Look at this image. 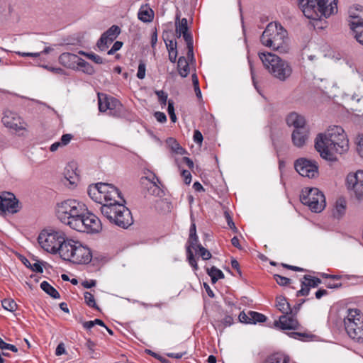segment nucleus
I'll use <instances>...</instances> for the list:
<instances>
[{
	"label": "nucleus",
	"instance_id": "54",
	"mask_svg": "<svg viewBox=\"0 0 363 363\" xmlns=\"http://www.w3.org/2000/svg\"><path fill=\"white\" fill-rule=\"evenodd\" d=\"M274 277L277 283L280 286H286L290 283V279L287 277L279 274H274Z\"/></svg>",
	"mask_w": 363,
	"mask_h": 363
},
{
	"label": "nucleus",
	"instance_id": "19",
	"mask_svg": "<svg viewBox=\"0 0 363 363\" xmlns=\"http://www.w3.org/2000/svg\"><path fill=\"white\" fill-rule=\"evenodd\" d=\"M290 314H284L280 316L279 320L274 322V325L281 330H297L299 324L296 318Z\"/></svg>",
	"mask_w": 363,
	"mask_h": 363
},
{
	"label": "nucleus",
	"instance_id": "63",
	"mask_svg": "<svg viewBox=\"0 0 363 363\" xmlns=\"http://www.w3.org/2000/svg\"><path fill=\"white\" fill-rule=\"evenodd\" d=\"M73 136L71 134H65L63 135L60 138V144H62L63 146L67 145L69 143L71 140L72 139Z\"/></svg>",
	"mask_w": 363,
	"mask_h": 363
},
{
	"label": "nucleus",
	"instance_id": "62",
	"mask_svg": "<svg viewBox=\"0 0 363 363\" xmlns=\"http://www.w3.org/2000/svg\"><path fill=\"white\" fill-rule=\"evenodd\" d=\"M225 217L230 228L236 232L237 228L235 227V225L228 212H225Z\"/></svg>",
	"mask_w": 363,
	"mask_h": 363
},
{
	"label": "nucleus",
	"instance_id": "40",
	"mask_svg": "<svg viewBox=\"0 0 363 363\" xmlns=\"http://www.w3.org/2000/svg\"><path fill=\"white\" fill-rule=\"evenodd\" d=\"M21 261L26 267L30 269L33 272H39V273H42L43 272L41 264L38 262H35V263L31 264L30 262V261L25 257H23L21 259Z\"/></svg>",
	"mask_w": 363,
	"mask_h": 363
},
{
	"label": "nucleus",
	"instance_id": "33",
	"mask_svg": "<svg viewBox=\"0 0 363 363\" xmlns=\"http://www.w3.org/2000/svg\"><path fill=\"white\" fill-rule=\"evenodd\" d=\"M165 43L169 52V59L172 62L174 63L177 57V42L170 40L165 41Z\"/></svg>",
	"mask_w": 363,
	"mask_h": 363
},
{
	"label": "nucleus",
	"instance_id": "31",
	"mask_svg": "<svg viewBox=\"0 0 363 363\" xmlns=\"http://www.w3.org/2000/svg\"><path fill=\"white\" fill-rule=\"evenodd\" d=\"M177 69L182 77H186L189 73V65L184 57H180L177 62Z\"/></svg>",
	"mask_w": 363,
	"mask_h": 363
},
{
	"label": "nucleus",
	"instance_id": "61",
	"mask_svg": "<svg viewBox=\"0 0 363 363\" xmlns=\"http://www.w3.org/2000/svg\"><path fill=\"white\" fill-rule=\"evenodd\" d=\"M311 46L310 45L308 48H307L306 49L304 50V52H303V55L307 57V59L310 61H313L315 60H316L318 58V55H315V54H311L310 52V50H311Z\"/></svg>",
	"mask_w": 363,
	"mask_h": 363
},
{
	"label": "nucleus",
	"instance_id": "35",
	"mask_svg": "<svg viewBox=\"0 0 363 363\" xmlns=\"http://www.w3.org/2000/svg\"><path fill=\"white\" fill-rule=\"evenodd\" d=\"M40 288L53 298L57 299L60 298L58 291L52 287L48 281H43L40 284Z\"/></svg>",
	"mask_w": 363,
	"mask_h": 363
},
{
	"label": "nucleus",
	"instance_id": "46",
	"mask_svg": "<svg viewBox=\"0 0 363 363\" xmlns=\"http://www.w3.org/2000/svg\"><path fill=\"white\" fill-rule=\"evenodd\" d=\"M85 303L91 308H98L96 303L95 302V299L94 295L90 292H85L84 294Z\"/></svg>",
	"mask_w": 363,
	"mask_h": 363
},
{
	"label": "nucleus",
	"instance_id": "60",
	"mask_svg": "<svg viewBox=\"0 0 363 363\" xmlns=\"http://www.w3.org/2000/svg\"><path fill=\"white\" fill-rule=\"evenodd\" d=\"M123 46V43L116 41L113 45L112 48L108 51V55H113L116 51L119 50Z\"/></svg>",
	"mask_w": 363,
	"mask_h": 363
},
{
	"label": "nucleus",
	"instance_id": "9",
	"mask_svg": "<svg viewBox=\"0 0 363 363\" xmlns=\"http://www.w3.org/2000/svg\"><path fill=\"white\" fill-rule=\"evenodd\" d=\"M348 336L354 342L363 344V313L357 308H349L344 318Z\"/></svg>",
	"mask_w": 363,
	"mask_h": 363
},
{
	"label": "nucleus",
	"instance_id": "29",
	"mask_svg": "<svg viewBox=\"0 0 363 363\" xmlns=\"http://www.w3.org/2000/svg\"><path fill=\"white\" fill-rule=\"evenodd\" d=\"M276 307L283 314H291L290 304L284 296H279L276 298Z\"/></svg>",
	"mask_w": 363,
	"mask_h": 363
},
{
	"label": "nucleus",
	"instance_id": "58",
	"mask_svg": "<svg viewBox=\"0 0 363 363\" xmlns=\"http://www.w3.org/2000/svg\"><path fill=\"white\" fill-rule=\"evenodd\" d=\"M199 239L197 236H192L189 238L188 242L189 243V245L188 247H190V250L194 249L195 250H198L197 245H199L198 243Z\"/></svg>",
	"mask_w": 363,
	"mask_h": 363
},
{
	"label": "nucleus",
	"instance_id": "2",
	"mask_svg": "<svg viewBox=\"0 0 363 363\" xmlns=\"http://www.w3.org/2000/svg\"><path fill=\"white\" fill-rule=\"evenodd\" d=\"M260 42L264 47L281 54L288 53L291 49L288 33L277 22H271L267 26L260 36Z\"/></svg>",
	"mask_w": 363,
	"mask_h": 363
},
{
	"label": "nucleus",
	"instance_id": "21",
	"mask_svg": "<svg viewBox=\"0 0 363 363\" xmlns=\"http://www.w3.org/2000/svg\"><path fill=\"white\" fill-rule=\"evenodd\" d=\"M309 133L308 128L294 129L291 134L293 144L297 147H303L308 140Z\"/></svg>",
	"mask_w": 363,
	"mask_h": 363
},
{
	"label": "nucleus",
	"instance_id": "13",
	"mask_svg": "<svg viewBox=\"0 0 363 363\" xmlns=\"http://www.w3.org/2000/svg\"><path fill=\"white\" fill-rule=\"evenodd\" d=\"M294 167L302 177L313 179L318 176V164L315 160L299 158L296 160Z\"/></svg>",
	"mask_w": 363,
	"mask_h": 363
},
{
	"label": "nucleus",
	"instance_id": "28",
	"mask_svg": "<svg viewBox=\"0 0 363 363\" xmlns=\"http://www.w3.org/2000/svg\"><path fill=\"white\" fill-rule=\"evenodd\" d=\"M138 16L143 22H151L154 18V11L147 5H144L140 7Z\"/></svg>",
	"mask_w": 363,
	"mask_h": 363
},
{
	"label": "nucleus",
	"instance_id": "43",
	"mask_svg": "<svg viewBox=\"0 0 363 363\" xmlns=\"http://www.w3.org/2000/svg\"><path fill=\"white\" fill-rule=\"evenodd\" d=\"M52 50V48L50 47L45 48L40 52H16V54L21 57H39L41 54H48Z\"/></svg>",
	"mask_w": 363,
	"mask_h": 363
},
{
	"label": "nucleus",
	"instance_id": "24",
	"mask_svg": "<svg viewBox=\"0 0 363 363\" xmlns=\"http://www.w3.org/2000/svg\"><path fill=\"white\" fill-rule=\"evenodd\" d=\"M176 34L177 37H181V35H183L184 39L185 41L189 40V38H192L191 35L188 33V26H187V20L185 18H183L180 20V15L179 13H177L176 16Z\"/></svg>",
	"mask_w": 363,
	"mask_h": 363
},
{
	"label": "nucleus",
	"instance_id": "27",
	"mask_svg": "<svg viewBox=\"0 0 363 363\" xmlns=\"http://www.w3.org/2000/svg\"><path fill=\"white\" fill-rule=\"evenodd\" d=\"M347 208V201L343 198H339L335 203L333 210V215L337 218H342Z\"/></svg>",
	"mask_w": 363,
	"mask_h": 363
},
{
	"label": "nucleus",
	"instance_id": "36",
	"mask_svg": "<svg viewBox=\"0 0 363 363\" xmlns=\"http://www.w3.org/2000/svg\"><path fill=\"white\" fill-rule=\"evenodd\" d=\"M207 272L211 277L213 283H216L218 279L224 278V274L222 271L216 267H212L211 269H208Z\"/></svg>",
	"mask_w": 363,
	"mask_h": 363
},
{
	"label": "nucleus",
	"instance_id": "39",
	"mask_svg": "<svg viewBox=\"0 0 363 363\" xmlns=\"http://www.w3.org/2000/svg\"><path fill=\"white\" fill-rule=\"evenodd\" d=\"M350 99L357 104L363 101V85L358 86L350 94Z\"/></svg>",
	"mask_w": 363,
	"mask_h": 363
},
{
	"label": "nucleus",
	"instance_id": "52",
	"mask_svg": "<svg viewBox=\"0 0 363 363\" xmlns=\"http://www.w3.org/2000/svg\"><path fill=\"white\" fill-rule=\"evenodd\" d=\"M168 113L169 115L170 119L173 123L177 121V116L174 113V103L172 100H169L168 101Z\"/></svg>",
	"mask_w": 363,
	"mask_h": 363
},
{
	"label": "nucleus",
	"instance_id": "57",
	"mask_svg": "<svg viewBox=\"0 0 363 363\" xmlns=\"http://www.w3.org/2000/svg\"><path fill=\"white\" fill-rule=\"evenodd\" d=\"M239 320L243 323L251 324L250 311L247 313L241 312L238 316Z\"/></svg>",
	"mask_w": 363,
	"mask_h": 363
},
{
	"label": "nucleus",
	"instance_id": "44",
	"mask_svg": "<svg viewBox=\"0 0 363 363\" xmlns=\"http://www.w3.org/2000/svg\"><path fill=\"white\" fill-rule=\"evenodd\" d=\"M358 155L363 158V134H358L354 140Z\"/></svg>",
	"mask_w": 363,
	"mask_h": 363
},
{
	"label": "nucleus",
	"instance_id": "55",
	"mask_svg": "<svg viewBox=\"0 0 363 363\" xmlns=\"http://www.w3.org/2000/svg\"><path fill=\"white\" fill-rule=\"evenodd\" d=\"M0 348L2 350H9L13 352H18V349L15 345L5 342L1 337H0Z\"/></svg>",
	"mask_w": 363,
	"mask_h": 363
},
{
	"label": "nucleus",
	"instance_id": "23",
	"mask_svg": "<svg viewBox=\"0 0 363 363\" xmlns=\"http://www.w3.org/2000/svg\"><path fill=\"white\" fill-rule=\"evenodd\" d=\"M80 57L77 55L64 52L59 56L58 61L62 66L72 69H76Z\"/></svg>",
	"mask_w": 363,
	"mask_h": 363
},
{
	"label": "nucleus",
	"instance_id": "18",
	"mask_svg": "<svg viewBox=\"0 0 363 363\" xmlns=\"http://www.w3.org/2000/svg\"><path fill=\"white\" fill-rule=\"evenodd\" d=\"M301 281V288L297 291V296H308L311 288H315L321 284V280L311 275H304Z\"/></svg>",
	"mask_w": 363,
	"mask_h": 363
},
{
	"label": "nucleus",
	"instance_id": "17",
	"mask_svg": "<svg viewBox=\"0 0 363 363\" xmlns=\"http://www.w3.org/2000/svg\"><path fill=\"white\" fill-rule=\"evenodd\" d=\"M102 190L104 191L102 205L124 201L121 196V193L118 189L113 185L104 183Z\"/></svg>",
	"mask_w": 363,
	"mask_h": 363
},
{
	"label": "nucleus",
	"instance_id": "11",
	"mask_svg": "<svg viewBox=\"0 0 363 363\" xmlns=\"http://www.w3.org/2000/svg\"><path fill=\"white\" fill-rule=\"evenodd\" d=\"M72 228L79 232L88 233H99L102 229L100 219L91 213H82L77 223H74Z\"/></svg>",
	"mask_w": 363,
	"mask_h": 363
},
{
	"label": "nucleus",
	"instance_id": "26",
	"mask_svg": "<svg viewBox=\"0 0 363 363\" xmlns=\"http://www.w3.org/2000/svg\"><path fill=\"white\" fill-rule=\"evenodd\" d=\"M104 183H98L94 185H91L88 189V194L89 197L96 203H103L104 191L102 190V186Z\"/></svg>",
	"mask_w": 363,
	"mask_h": 363
},
{
	"label": "nucleus",
	"instance_id": "38",
	"mask_svg": "<svg viewBox=\"0 0 363 363\" xmlns=\"http://www.w3.org/2000/svg\"><path fill=\"white\" fill-rule=\"evenodd\" d=\"M99 100V109L101 112H105L108 110V105H110L109 98L105 94H98Z\"/></svg>",
	"mask_w": 363,
	"mask_h": 363
},
{
	"label": "nucleus",
	"instance_id": "4",
	"mask_svg": "<svg viewBox=\"0 0 363 363\" xmlns=\"http://www.w3.org/2000/svg\"><path fill=\"white\" fill-rule=\"evenodd\" d=\"M259 58L264 68L275 79L286 81L292 74V67L289 62L269 52H260Z\"/></svg>",
	"mask_w": 363,
	"mask_h": 363
},
{
	"label": "nucleus",
	"instance_id": "12",
	"mask_svg": "<svg viewBox=\"0 0 363 363\" xmlns=\"http://www.w3.org/2000/svg\"><path fill=\"white\" fill-rule=\"evenodd\" d=\"M345 184L357 199L363 200V170L350 172L346 177Z\"/></svg>",
	"mask_w": 363,
	"mask_h": 363
},
{
	"label": "nucleus",
	"instance_id": "7",
	"mask_svg": "<svg viewBox=\"0 0 363 363\" xmlns=\"http://www.w3.org/2000/svg\"><path fill=\"white\" fill-rule=\"evenodd\" d=\"M100 210L104 217L119 227L127 228L133 223L130 211L121 201L104 204Z\"/></svg>",
	"mask_w": 363,
	"mask_h": 363
},
{
	"label": "nucleus",
	"instance_id": "3",
	"mask_svg": "<svg viewBox=\"0 0 363 363\" xmlns=\"http://www.w3.org/2000/svg\"><path fill=\"white\" fill-rule=\"evenodd\" d=\"M304 16L312 21L327 18L337 11V0H298Z\"/></svg>",
	"mask_w": 363,
	"mask_h": 363
},
{
	"label": "nucleus",
	"instance_id": "53",
	"mask_svg": "<svg viewBox=\"0 0 363 363\" xmlns=\"http://www.w3.org/2000/svg\"><path fill=\"white\" fill-rule=\"evenodd\" d=\"M145 72H146V65L145 64L140 61L138 65V72H137V77L140 79H143L145 77Z\"/></svg>",
	"mask_w": 363,
	"mask_h": 363
},
{
	"label": "nucleus",
	"instance_id": "5",
	"mask_svg": "<svg viewBox=\"0 0 363 363\" xmlns=\"http://www.w3.org/2000/svg\"><path fill=\"white\" fill-rule=\"evenodd\" d=\"M87 211L84 203L76 199H67L57 204L55 213L57 218L72 229L78 219Z\"/></svg>",
	"mask_w": 363,
	"mask_h": 363
},
{
	"label": "nucleus",
	"instance_id": "30",
	"mask_svg": "<svg viewBox=\"0 0 363 363\" xmlns=\"http://www.w3.org/2000/svg\"><path fill=\"white\" fill-rule=\"evenodd\" d=\"M145 178L150 182V186L148 187V191L152 195L160 196L162 191L160 186L157 185L159 179L154 174H151V175L147 176Z\"/></svg>",
	"mask_w": 363,
	"mask_h": 363
},
{
	"label": "nucleus",
	"instance_id": "37",
	"mask_svg": "<svg viewBox=\"0 0 363 363\" xmlns=\"http://www.w3.org/2000/svg\"><path fill=\"white\" fill-rule=\"evenodd\" d=\"M76 69L81 70V71L84 72V73H86L89 74H91L94 72L93 67L89 63H88L87 62H86L85 60H84L82 58H79L78 65H77V67Z\"/></svg>",
	"mask_w": 363,
	"mask_h": 363
},
{
	"label": "nucleus",
	"instance_id": "59",
	"mask_svg": "<svg viewBox=\"0 0 363 363\" xmlns=\"http://www.w3.org/2000/svg\"><path fill=\"white\" fill-rule=\"evenodd\" d=\"M110 105H108V110L111 111L113 109H118L121 106V103L116 99L113 97L109 98V102Z\"/></svg>",
	"mask_w": 363,
	"mask_h": 363
},
{
	"label": "nucleus",
	"instance_id": "25",
	"mask_svg": "<svg viewBox=\"0 0 363 363\" xmlns=\"http://www.w3.org/2000/svg\"><path fill=\"white\" fill-rule=\"evenodd\" d=\"M64 177L70 184H76L79 180L77 164L74 162L68 164L64 170Z\"/></svg>",
	"mask_w": 363,
	"mask_h": 363
},
{
	"label": "nucleus",
	"instance_id": "64",
	"mask_svg": "<svg viewBox=\"0 0 363 363\" xmlns=\"http://www.w3.org/2000/svg\"><path fill=\"white\" fill-rule=\"evenodd\" d=\"M194 141L199 145H201L203 142V135L198 130H194Z\"/></svg>",
	"mask_w": 363,
	"mask_h": 363
},
{
	"label": "nucleus",
	"instance_id": "34",
	"mask_svg": "<svg viewBox=\"0 0 363 363\" xmlns=\"http://www.w3.org/2000/svg\"><path fill=\"white\" fill-rule=\"evenodd\" d=\"M166 143L173 152L178 155L184 154V149L182 148V147L178 143V142L175 139L169 138L167 140Z\"/></svg>",
	"mask_w": 363,
	"mask_h": 363
},
{
	"label": "nucleus",
	"instance_id": "51",
	"mask_svg": "<svg viewBox=\"0 0 363 363\" xmlns=\"http://www.w3.org/2000/svg\"><path fill=\"white\" fill-rule=\"evenodd\" d=\"M155 94L157 96L162 106H165L167 101V94L162 90L155 91Z\"/></svg>",
	"mask_w": 363,
	"mask_h": 363
},
{
	"label": "nucleus",
	"instance_id": "56",
	"mask_svg": "<svg viewBox=\"0 0 363 363\" xmlns=\"http://www.w3.org/2000/svg\"><path fill=\"white\" fill-rule=\"evenodd\" d=\"M352 32L357 41L363 45V28L353 30Z\"/></svg>",
	"mask_w": 363,
	"mask_h": 363
},
{
	"label": "nucleus",
	"instance_id": "48",
	"mask_svg": "<svg viewBox=\"0 0 363 363\" xmlns=\"http://www.w3.org/2000/svg\"><path fill=\"white\" fill-rule=\"evenodd\" d=\"M41 67L45 69L46 70H48L53 74H60V75L65 74V71L60 67H52V66H49L47 65H43Z\"/></svg>",
	"mask_w": 363,
	"mask_h": 363
},
{
	"label": "nucleus",
	"instance_id": "20",
	"mask_svg": "<svg viewBox=\"0 0 363 363\" xmlns=\"http://www.w3.org/2000/svg\"><path fill=\"white\" fill-rule=\"evenodd\" d=\"M1 208V213H14L18 211V202L13 194L8 193L6 196H2Z\"/></svg>",
	"mask_w": 363,
	"mask_h": 363
},
{
	"label": "nucleus",
	"instance_id": "1",
	"mask_svg": "<svg viewBox=\"0 0 363 363\" xmlns=\"http://www.w3.org/2000/svg\"><path fill=\"white\" fill-rule=\"evenodd\" d=\"M349 140L341 126H330L323 133L317 135L315 148L320 157L328 161L337 160L335 154H344L349 150Z\"/></svg>",
	"mask_w": 363,
	"mask_h": 363
},
{
	"label": "nucleus",
	"instance_id": "8",
	"mask_svg": "<svg viewBox=\"0 0 363 363\" xmlns=\"http://www.w3.org/2000/svg\"><path fill=\"white\" fill-rule=\"evenodd\" d=\"M67 240L64 232L55 230H43L38 237L41 248L49 253H59L60 255Z\"/></svg>",
	"mask_w": 363,
	"mask_h": 363
},
{
	"label": "nucleus",
	"instance_id": "41",
	"mask_svg": "<svg viewBox=\"0 0 363 363\" xmlns=\"http://www.w3.org/2000/svg\"><path fill=\"white\" fill-rule=\"evenodd\" d=\"M250 315L251 324H255L257 323H263L267 320V318L264 315L257 312L250 311Z\"/></svg>",
	"mask_w": 363,
	"mask_h": 363
},
{
	"label": "nucleus",
	"instance_id": "22",
	"mask_svg": "<svg viewBox=\"0 0 363 363\" xmlns=\"http://www.w3.org/2000/svg\"><path fill=\"white\" fill-rule=\"evenodd\" d=\"M286 124L293 126L294 129H304L308 128L305 117L296 112L290 113L286 118Z\"/></svg>",
	"mask_w": 363,
	"mask_h": 363
},
{
	"label": "nucleus",
	"instance_id": "16",
	"mask_svg": "<svg viewBox=\"0 0 363 363\" xmlns=\"http://www.w3.org/2000/svg\"><path fill=\"white\" fill-rule=\"evenodd\" d=\"M120 33V28L117 26H112L100 38L97 42V46L100 50H106L109 45L117 38Z\"/></svg>",
	"mask_w": 363,
	"mask_h": 363
},
{
	"label": "nucleus",
	"instance_id": "50",
	"mask_svg": "<svg viewBox=\"0 0 363 363\" xmlns=\"http://www.w3.org/2000/svg\"><path fill=\"white\" fill-rule=\"evenodd\" d=\"M197 247L200 252V255L203 259L208 260V259H211V254L208 250H207L206 248H204L201 245H198Z\"/></svg>",
	"mask_w": 363,
	"mask_h": 363
},
{
	"label": "nucleus",
	"instance_id": "49",
	"mask_svg": "<svg viewBox=\"0 0 363 363\" xmlns=\"http://www.w3.org/2000/svg\"><path fill=\"white\" fill-rule=\"evenodd\" d=\"M191 77H192V82H193V85L194 86V91H195L196 95L199 99H201V91L199 88L198 77L196 74H193Z\"/></svg>",
	"mask_w": 363,
	"mask_h": 363
},
{
	"label": "nucleus",
	"instance_id": "6",
	"mask_svg": "<svg viewBox=\"0 0 363 363\" xmlns=\"http://www.w3.org/2000/svg\"><path fill=\"white\" fill-rule=\"evenodd\" d=\"M60 257L67 261L77 264H86L91 261L92 253L91 250L80 242L68 239L62 246Z\"/></svg>",
	"mask_w": 363,
	"mask_h": 363
},
{
	"label": "nucleus",
	"instance_id": "32",
	"mask_svg": "<svg viewBox=\"0 0 363 363\" xmlns=\"http://www.w3.org/2000/svg\"><path fill=\"white\" fill-rule=\"evenodd\" d=\"M289 357L283 353H274L269 356L265 363H289Z\"/></svg>",
	"mask_w": 363,
	"mask_h": 363
},
{
	"label": "nucleus",
	"instance_id": "45",
	"mask_svg": "<svg viewBox=\"0 0 363 363\" xmlns=\"http://www.w3.org/2000/svg\"><path fill=\"white\" fill-rule=\"evenodd\" d=\"M79 54L86 56V57L91 60L96 64H102L104 62L103 59L99 55H97L93 52L88 53L80 50L79 51Z\"/></svg>",
	"mask_w": 363,
	"mask_h": 363
},
{
	"label": "nucleus",
	"instance_id": "15",
	"mask_svg": "<svg viewBox=\"0 0 363 363\" xmlns=\"http://www.w3.org/2000/svg\"><path fill=\"white\" fill-rule=\"evenodd\" d=\"M349 23L352 30L363 28V6L353 5L348 10Z\"/></svg>",
	"mask_w": 363,
	"mask_h": 363
},
{
	"label": "nucleus",
	"instance_id": "47",
	"mask_svg": "<svg viewBox=\"0 0 363 363\" xmlns=\"http://www.w3.org/2000/svg\"><path fill=\"white\" fill-rule=\"evenodd\" d=\"M186 252H187V258H188L189 264L194 269V270H197V269H198L197 262H196V260L194 258L193 252H192L191 250H190L189 247H187Z\"/></svg>",
	"mask_w": 363,
	"mask_h": 363
},
{
	"label": "nucleus",
	"instance_id": "42",
	"mask_svg": "<svg viewBox=\"0 0 363 363\" xmlns=\"http://www.w3.org/2000/svg\"><path fill=\"white\" fill-rule=\"evenodd\" d=\"M2 307L9 311L13 312L17 309V304L13 299L6 298L1 301Z\"/></svg>",
	"mask_w": 363,
	"mask_h": 363
},
{
	"label": "nucleus",
	"instance_id": "10",
	"mask_svg": "<svg viewBox=\"0 0 363 363\" xmlns=\"http://www.w3.org/2000/svg\"><path fill=\"white\" fill-rule=\"evenodd\" d=\"M301 201L303 205L313 212L322 211L325 206V199L323 194L317 188H306L302 190Z\"/></svg>",
	"mask_w": 363,
	"mask_h": 363
},
{
	"label": "nucleus",
	"instance_id": "14",
	"mask_svg": "<svg viewBox=\"0 0 363 363\" xmlns=\"http://www.w3.org/2000/svg\"><path fill=\"white\" fill-rule=\"evenodd\" d=\"M1 121L5 127L16 132L26 129V122L17 113L10 110L4 111Z\"/></svg>",
	"mask_w": 363,
	"mask_h": 363
}]
</instances>
